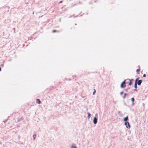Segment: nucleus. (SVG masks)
<instances>
[{
	"instance_id": "obj_8",
	"label": "nucleus",
	"mask_w": 148,
	"mask_h": 148,
	"mask_svg": "<svg viewBox=\"0 0 148 148\" xmlns=\"http://www.w3.org/2000/svg\"><path fill=\"white\" fill-rule=\"evenodd\" d=\"M131 100L132 101V104L133 105H134V99L133 97H132L131 98Z\"/></svg>"
},
{
	"instance_id": "obj_23",
	"label": "nucleus",
	"mask_w": 148,
	"mask_h": 148,
	"mask_svg": "<svg viewBox=\"0 0 148 148\" xmlns=\"http://www.w3.org/2000/svg\"><path fill=\"white\" fill-rule=\"evenodd\" d=\"M134 91H137V90H136V89L135 88V89H134Z\"/></svg>"
},
{
	"instance_id": "obj_1",
	"label": "nucleus",
	"mask_w": 148,
	"mask_h": 148,
	"mask_svg": "<svg viewBox=\"0 0 148 148\" xmlns=\"http://www.w3.org/2000/svg\"><path fill=\"white\" fill-rule=\"evenodd\" d=\"M139 77L137 78L135 81V83H136V84L138 86H140L143 82V81L141 79H139Z\"/></svg>"
},
{
	"instance_id": "obj_13",
	"label": "nucleus",
	"mask_w": 148,
	"mask_h": 148,
	"mask_svg": "<svg viewBox=\"0 0 148 148\" xmlns=\"http://www.w3.org/2000/svg\"><path fill=\"white\" fill-rule=\"evenodd\" d=\"M36 135L35 134H34L33 135V140H34L35 139V138L36 137Z\"/></svg>"
},
{
	"instance_id": "obj_2",
	"label": "nucleus",
	"mask_w": 148,
	"mask_h": 148,
	"mask_svg": "<svg viewBox=\"0 0 148 148\" xmlns=\"http://www.w3.org/2000/svg\"><path fill=\"white\" fill-rule=\"evenodd\" d=\"M98 118V114L97 113L95 114V117H94L93 120V122L94 124H96L97 123V122Z\"/></svg>"
},
{
	"instance_id": "obj_14",
	"label": "nucleus",
	"mask_w": 148,
	"mask_h": 148,
	"mask_svg": "<svg viewBox=\"0 0 148 148\" xmlns=\"http://www.w3.org/2000/svg\"><path fill=\"white\" fill-rule=\"evenodd\" d=\"M96 90L95 89H94V91L93 92V95H94L96 93Z\"/></svg>"
},
{
	"instance_id": "obj_22",
	"label": "nucleus",
	"mask_w": 148,
	"mask_h": 148,
	"mask_svg": "<svg viewBox=\"0 0 148 148\" xmlns=\"http://www.w3.org/2000/svg\"><path fill=\"white\" fill-rule=\"evenodd\" d=\"M62 1H61L59 2V3H62Z\"/></svg>"
},
{
	"instance_id": "obj_9",
	"label": "nucleus",
	"mask_w": 148,
	"mask_h": 148,
	"mask_svg": "<svg viewBox=\"0 0 148 148\" xmlns=\"http://www.w3.org/2000/svg\"><path fill=\"white\" fill-rule=\"evenodd\" d=\"M138 67H139V68L136 70V71L138 73V74H139V72L140 71V67L139 66H138Z\"/></svg>"
},
{
	"instance_id": "obj_16",
	"label": "nucleus",
	"mask_w": 148,
	"mask_h": 148,
	"mask_svg": "<svg viewBox=\"0 0 148 148\" xmlns=\"http://www.w3.org/2000/svg\"><path fill=\"white\" fill-rule=\"evenodd\" d=\"M126 80H128L129 81H131L132 82L133 80V79H126Z\"/></svg>"
},
{
	"instance_id": "obj_6",
	"label": "nucleus",
	"mask_w": 148,
	"mask_h": 148,
	"mask_svg": "<svg viewBox=\"0 0 148 148\" xmlns=\"http://www.w3.org/2000/svg\"><path fill=\"white\" fill-rule=\"evenodd\" d=\"M36 102L37 103L40 104L41 103V101L39 99H36Z\"/></svg>"
},
{
	"instance_id": "obj_20",
	"label": "nucleus",
	"mask_w": 148,
	"mask_h": 148,
	"mask_svg": "<svg viewBox=\"0 0 148 148\" xmlns=\"http://www.w3.org/2000/svg\"><path fill=\"white\" fill-rule=\"evenodd\" d=\"M118 114H121V112L119 111L118 112Z\"/></svg>"
},
{
	"instance_id": "obj_4",
	"label": "nucleus",
	"mask_w": 148,
	"mask_h": 148,
	"mask_svg": "<svg viewBox=\"0 0 148 148\" xmlns=\"http://www.w3.org/2000/svg\"><path fill=\"white\" fill-rule=\"evenodd\" d=\"M124 124L127 128L130 129V128L131 126L128 122H125Z\"/></svg>"
},
{
	"instance_id": "obj_30",
	"label": "nucleus",
	"mask_w": 148,
	"mask_h": 148,
	"mask_svg": "<svg viewBox=\"0 0 148 148\" xmlns=\"http://www.w3.org/2000/svg\"><path fill=\"white\" fill-rule=\"evenodd\" d=\"M1 143L0 142V144H1Z\"/></svg>"
},
{
	"instance_id": "obj_19",
	"label": "nucleus",
	"mask_w": 148,
	"mask_h": 148,
	"mask_svg": "<svg viewBox=\"0 0 148 148\" xmlns=\"http://www.w3.org/2000/svg\"><path fill=\"white\" fill-rule=\"evenodd\" d=\"M143 77H146V75L145 74H144Z\"/></svg>"
},
{
	"instance_id": "obj_3",
	"label": "nucleus",
	"mask_w": 148,
	"mask_h": 148,
	"mask_svg": "<svg viewBox=\"0 0 148 148\" xmlns=\"http://www.w3.org/2000/svg\"><path fill=\"white\" fill-rule=\"evenodd\" d=\"M126 80H124L121 84L120 85V87L121 88H124L126 87Z\"/></svg>"
},
{
	"instance_id": "obj_7",
	"label": "nucleus",
	"mask_w": 148,
	"mask_h": 148,
	"mask_svg": "<svg viewBox=\"0 0 148 148\" xmlns=\"http://www.w3.org/2000/svg\"><path fill=\"white\" fill-rule=\"evenodd\" d=\"M87 114L88 115V116H87V118H88V119H90V117L91 116V114L89 112H88L87 113Z\"/></svg>"
},
{
	"instance_id": "obj_17",
	"label": "nucleus",
	"mask_w": 148,
	"mask_h": 148,
	"mask_svg": "<svg viewBox=\"0 0 148 148\" xmlns=\"http://www.w3.org/2000/svg\"><path fill=\"white\" fill-rule=\"evenodd\" d=\"M132 84V82L130 81V82L129 83V86H131Z\"/></svg>"
},
{
	"instance_id": "obj_15",
	"label": "nucleus",
	"mask_w": 148,
	"mask_h": 148,
	"mask_svg": "<svg viewBox=\"0 0 148 148\" xmlns=\"http://www.w3.org/2000/svg\"><path fill=\"white\" fill-rule=\"evenodd\" d=\"M52 32L53 33H55V32H58V31H57V30H53L52 31Z\"/></svg>"
},
{
	"instance_id": "obj_26",
	"label": "nucleus",
	"mask_w": 148,
	"mask_h": 148,
	"mask_svg": "<svg viewBox=\"0 0 148 148\" xmlns=\"http://www.w3.org/2000/svg\"><path fill=\"white\" fill-rule=\"evenodd\" d=\"M1 67H0V71H1Z\"/></svg>"
},
{
	"instance_id": "obj_29",
	"label": "nucleus",
	"mask_w": 148,
	"mask_h": 148,
	"mask_svg": "<svg viewBox=\"0 0 148 148\" xmlns=\"http://www.w3.org/2000/svg\"><path fill=\"white\" fill-rule=\"evenodd\" d=\"M77 25V24H76V23L75 24V25Z\"/></svg>"
},
{
	"instance_id": "obj_25",
	"label": "nucleus",
	"mask_w": 148,
	"mask_h": 148,
	"mask_svg": "<svg viewBox=\"0 0 148 148\" xmlns=\"http://www.w3.org/2000/svg\"><path fill=\"white\" fill-rule=\"evenodd\" d=\"M130 87H129L127 88V89H128V90H129L130 89Z\"/></svg>"
},
{
	"instance_id": "obj_11",
	"label": "nucleus",
	"mask_w": 148,
	"mask_h": 148,
	"mask_svg": "<svg viewBox=\"0 0 148 148\" xmlns=\"http://www.w3.org/2000/svg\"><path fill=\"white\" fill-rule=\"evenodd\" d=\"M137 84H136V83H135L134 85V87L136 89H137L138 88L137 87Z\"/></svg>"
},
{
	"instance_id": "obj_27",
	"label": "nucleus",
	"mask_w": 148,
	"mask_h": 148,
	"mask_svg": "<svg viewBox=\"0 0 148 148\" xmlns=\"http://www.w3.org/2000/svg\"><path fill=\"white\" fill-rule=\"evenodd\" d=\"M68 80H69V81H70V80H71V79H68Z\"/></svg>"
},
{
	"instance_id": "obj_12",
	"label": "nucleus",
	"mask_w": 148,
	"mask_h": 148,
	"mask_svg": "<svg viewBox=\"0 0 148 148\" xmlns=\"http://www.w3.org/2000/svg\"><path fill=\"white\" fill-rule=\"evenodd\" d=\"M127 95V94L126 93H125L124 94V95L123 97V99H125L126 98Z\"/></svg>"
},
{
	"instance_id": "obj_21",
	"label": "nucleus",
	"mask_w": 148,
	"mask_h": 148,
	"mask_svg": "<svg viewBox=\"0 0 148 148\" xmlns=\"http://www.w3.org/2000/svg\"><path fill=\"white\" fill-rule=\"evenodd\" d=\"M125 90L126 92H127L128 91V89H126Z\"/></svg>"
},
{
	"instance_id": "obj_5",
	"label": "nucleus",
	"mask_w": 148,
	"mask_h": 148,
	"mask_svg": "<svg viewBox=\"0 0 148 148\" xmlns=\"http://www.w3.org/2000/svg\"><path fill=\"white\" fill-rule=\"evenodd\" d=\"M123 121L125 122H128V121H129V119L128 116H127L126 117H125L123 119Z\"/></svg>"
},
{
	"instance_id": "obj_18",
	"label": "nucleus",
	"mask_w": 148,
	"mask_h": 148,
	"mask_svg": "<svg viewBox=\"0 0 148 148\" xmlns=\"http://www.w3.org/2000/svg\"><path fill=\"white\" fill-rule=\"evenodd\" d=\"M123 91H122V92H121L120 93V94L121 95H123Z\"/></svg>"
},
{
	"instance_id": "obj_10",
	"label": "nucleus",
	"mask_w": 148,
	"mask_h": 148,
	"mask_svg": "<svg viewBox=\"0 0 148 148\" xmlns=\"http://www.w3.org/2000/svg\"><path fill=\"white\" fill-rule=\"evenodd\" d=\"M71 148H77V147L75 144H74L71 146Z\"/></svg>"
},
{
	"instance_id": "obj_24",
	"label": "nucleus",
	"mask_w": 148,
	"mask_h": 148,
	"mask_svg": "<svg viewBox=\"0 0 148 148\" xmlns=\"http://www.w3.org/2000/svg\"><path fill=\"white\" fill-rule=\"evenodd\" d=\"M7 121V120H5V121H4V123H5V122L6 121Z\"/></svg>"
},
{
	"instance_id": "obj_28",
	"label": "nucleus",
	"mask_w": 148,
	"mask_h": 148,
	"mask_svg": "<svg viewBox=\"0 0 148 148\" xmlns=\"http://www.w3.org/2000/svg\"><path fill=\"white\" fill-rule=\"evenodd\" d=\"M91 73H95L94 72H91Z\"/></svg>"
}]
</instances>
